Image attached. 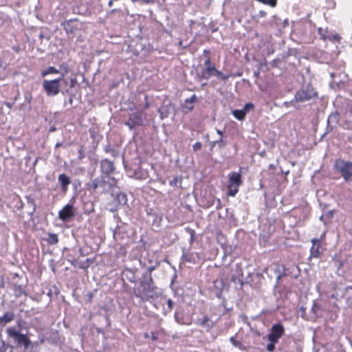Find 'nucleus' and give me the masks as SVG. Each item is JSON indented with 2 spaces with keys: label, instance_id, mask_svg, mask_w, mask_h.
I'll list each match as a JSON object with an SVG mask.
<instances>
[{
  "label": "nucleus",
  "instance_id": "nucleus-1",
  "mask_svg": "<svg viewBox=\"0 0 352 352\" xmlns=\"http://www.w3.org/2000/svg\"><path fill=\"white\" fill-rule=\"evenodd\" d=\"M317 96V92L310 85L304 86L295 94L294 98L289 103L292 104L296 109H299L298 102H305L310 100L312 98Z\"/></svg>",
  "mask_w": 352,
  "mask_h": 352
},
{
  "label": "nucleus",
  "instance_id": "nucleus-2",
  "mask_svg": "<svg viewBox=\"0 0 352 352\" xmlns=\"http://www.w3.org/2000/svg\"><path fill=\"white\" fill-rule=\"evenodd\" d=\"M8 338L12 339L13 344L16 346H23L25 350L32 344V341L26 334L19 333L15 327H10L6 329Z\"/></svg>",
  "mask_w": 352,
  "mask_h": 352
},
{
  "label": "nucleus",
  "instance_id": "nucleus-3",
  "mask_svg": "<svg viewBox=\"0 0 352 352\" xmlns=\"http://www.w3.org/2000/svg\"><path fill=\"white\" fill-rule=\"evenodd\" d=\"M335 168L339 173L345 182L351 181L352 179V162L338 159L335 162Z\"/></svg>",
  "mask_w": 352,
  "mask_h": 352
},
{
  "label": "nucleus",
  "instance_id": "nucleus-4",
  "mask_svg": "<svg viewBox=\"0 0 352 352\" xmlns=\"http://www.w3.org/2000/svg\"><path fill=\"white\" fill-rule=\"evenodd\" d=\"M65 81L64 74L54 80H44L43 82V88L48 96H56L60 92V82Z\"/></svg>",
  "mask_w": 352,
  "mask_h": 352
},
{
  "label": "nucleus",
  "instance_id": "nucleus-5",
  "mask_svg": "<svg viewBox=\"0 0 352 352\" xmlns=\"http://www.w3.org/2000/svg\"><path fill=\"white\" fill-rule=\"evenodd\" d=\"M340 115L344 119L346 124L352 120V100H344L340 107Z\"/></svg>",
  "mask_w": 352,
  "mask_h": 352
},
{
  "label": "nucleus",
  "instance_id": "nucleus-6",
  "mask_svg": "<svg viewBox=\"0 0 352 352\" xmlns=\"http://www.w3.org/2000/svg\"><path fill=\"white\" fill-rule=\"evenodd\" d=\"M289 270L285 269V267L278 263H275L270 266L266 269V272H274L276 275V283H278L280 278L283 276L289 275Z\"/></svg>",
  "mask_w": 352,
  "mask_h": 352
},
{
  "label": "nucleus",
  "instance_id": "nucleus-7",
  "mask_svg": "<svg viewBox=\"0 0 352 352\" xmlns=\"http://www.w3.org/2000/svg\"><path fill=\"white\" fill-rule=\"evenodd\" d=\"M143 118L142 114L140 111H135L130 113L128 120L126 122V125L129 126L130 129H134L137 126L142 125Z\"/></svg>",
  "mask_w": 352,
  "mask_h": 352
},
{
  "label": "nucleus",
  "instance_id": "nucleus-8",
  "mask_svg": "<svg viewBox=\"0 0 352 352\" xmlns=\"http://www.w3.org/2000/svg\"><path fill=\"white\" fill-rule=\"evenodd\" d=\"M284 328L281 324L277 323L274 324L272 327L270 333L267 336L268 340L270 342H277L284 333Z\"/></svg>",
  "mask_w": 352,
  "mask_h": 352
},
{
  "label": "nucleus",
  "instance_id": "nucleus-9",
  "mask_svg": "<svg viewBox=\"0 0 352 352\" xmlns=\"http://www.w3.org/2000/svg\"><path fill=\"white\" fill-rule=\"evenodd\" d=\"M152 282L153 278L151 275L147 280L142 281L140 287L137 289L138 294H136V296L141 298L148 296V293L151 289Z\"/></svg>",
  "mask_w": 352,
  "mask_h": 352
},
{
  "label": "nucleus",
  "instance_id": "nucleus-10",
  "mask_svg": "<svg viewBox=\"0 0 352 352\" xmlns=\"http://www.w3.org/2000/svg\"><path fill=\"white\" fill-rule=\"evenodd\" d=\"M74 216V206L72 204H67L58 212V217L63 221H67Z\"/></svg>",
  "mask_w": 352,
  "mask_h": 352
},
{
  "label": "nucleus",
  "instance_id": "nucleus-11",
  "mask_svg": "<svg viewBox=\"0 0 352 352\" xmlns=\"http://www.w3.org/2000/svg\"><path fill=\"white\" fill-rule=\"evenodd\" d=\"M58 182L60 186L61 192L66 194L68 186L71 184V179L67 175L63 173L58 175Z\"/></svg>",
  "mask_w": 352,
  "mask_h": 352
},
{
  "label": "nucleus",
  "instance_id": "nucleus-12",
  "mask_svg": "<svg viewBox=\"0 0 352 352\" xmlns=\"http://www.w3.org/2000/svg\"><path fill=\"white\" fill-rule=\"evenodd\" d=\"M114 164L111 161L104 159L100 162V170L102 173L109 175L114 170Z\"/></svg>",
  "mask_w": 352,
  "mask_h": 352
},
{
  "label": "nucleus",
  "instance_id": "nucleus-13",
  "mask_svg": "<svg viewBox=\"0 0 352 352\" xmlns=\"http://www.w3.org/2000/svg\"><path fill=\"white\" fill-rule=\"evenodd\" d=\"M311 242L312 246L310 249V256L314 258H318L321 254V252L320 250V241L319 239H313Z\"/></svg>",
  "mask_w": 352,
  "mask_h": 352
},
{
  "label": "nucleus",
  "instance_id": "nucleus-14",
  "mask_svg": "<svg viewBox=\"0 0 352 352\" xmlns=\"http://www.w3.org/2000/svg\"><path fill=\"white\" fill-rule=\"evenodd\" d=\"M214 71H216L214 67H206L199 73L197 74V78L199 80H208L209 78H210V76L214 75Z\"/></svg>",
  "mask_w": 352,
  "mask_h": 352
},
{
  "label": "nucleus",
  "instance_id": "nucleus-15",
  "mask_svg": "<svg viewBox=\"0 0 352 352\" xmlns=\"http://www.w3.org/2000/svg\"><path fill=\"white\" fill-rule=\"evenodd\" d=\"M106 182L102 177H98L94 179L91 184H89L90 190H96L97 188H102L104 189Z\"/></svg>",
  "mask_w": 352,
  "mask_h": 352
},
{
  "label": "nucleus",
  "instance_id": "nucleus-16",
  "mask_svg": "<svg viewBox=\"0 0 352 352\" xmlns=\"http://www.w3.org/2000/svg\"><path fill=\"white\" fill-rule=\"evenodd\" d=\"M242 184L241 175L239 173L232 172L229 175V185L230 186H238Z\"/></svg>",
  "mask_w": 352,
  "mask_h": 352
},
{
  "label": "nucleus",
  "instance_id": "nucleus-17",
  "mask_svg": "<svg viewBox=\"0 0 352 352\" xmlns=\"http://www.w3.org/2000/svg\"><path fill=\"white\" fill-rule=\"evenodd\" d=\"M197 323L204 327L206 331H210L214 326V322L207 316H205L201 320L199 319Z\"/></svg>",
  "mask_w": 352,
  "mask_h": 352
},
{
  "label": "nucleus",
  "instance_id": "nucleus-18",
  "mask_svg": "<svg viewBox=\"0 0 352 352\" xmlns=\"http://www.w3.org/2000/svg\"><path fill=\"white\" fill-rule=\"evenodd\" d=\"M172 109L173 107L170 103L164 104L162 107L159 108L158 112L160 113L161 120H164V118H167L169 116Z\"/></svg>",
  "mask_w": 352,
  "mask_h": 352
},
{
  "label": "nucleus",
  "instance_id": "nucleus-19",
  "mask_svg": "<svg viewBox=\"0 0 352 352\" xmlns=\"http://www.w3.org/2000/svg\"><path fill=\"white\" fill-rule=\"evenodd\" d=\"M340 116H342L340 115V111L338 112L336 111L331 113L327 119L328 125L333 126V125L337 124L338 123Z\"/></svg>",
  "mask_w": 352,
  "mask_h": 352
},
{
  "label": "nucleus",
  "instance_id": "nucleus-20",
  "mask_svg": "<svg viewBox=\"0 0 352 352\" xmlns=\"http://www.w3.org/2000/svg\"><path fill=\"white\" fill-rule=\"evenodd\" d=\"M183 258L188 263H195L197 260L199 258V254L197 253L190 254L184 252Z\"/></svg>",
  "mask_w": 352,
  "mask_h": 352
},
{
  "label": "nucleus",
  "instance_id": "nucleus-21",
  "mask_svg": "<svg viewBox=\"0 0 352 352\" xmlns=\"http://www.w3.org/2000/svg\"><path fill=\"white\" fill-rule=\"evenodd\" d=\"M14 318V314L12 311H8L4 314L2 317H0V322L7 324L12 321Z\"/></svg>",
  "mask_w": 352,
  "mask_h": 352
},
{
  "label": "nucleus",
  "instance_id": "nucleus-22",
  "mask_svg": "<svg viewBox=\"0 0 352 352\" xmlns=\"http://www.w3.org/2000/svg\"><path fill=\"white\" fill-rule=\"evenodd\" d=\"M246 113L245 109H237L232 111V114L234 118L239 120H243L245 118Z\"/></svg>",
  "mask_w": 352,
  "mask_h": 352
},
{
  "label": "nucleus",
  "instance_id": "nucleus-23",
  "mask_svg": "<svg viewBox=\"0 0 352 352\" xmlns=\"http://www.w3.org/2000/svg\"><path fill=\"white\" fill-rule=\"evenodd\" d=\"M46 241L49 244L55 245L58 242V236L56 234L49 233Z\"/></svg>",
  "mask_w": 352,
  "mask_h": 352
},
{
  "label": "nucleus",
  "instance_id": "nucleus-24",
  "mask_svg": "<svg viewBox=\"0 0 352 352\" xmlns=\"http://www.w3.org/2000/svg\"><path fill=\"white\" fill-rule=\"evenodd\" d=\"M58 73H59V71L57 69H56L54 67H50L41 72V76L43 77H44L50 74H58Z\"/></svg>",
  "mask_w": 352,
  "mask_h": 352
},
{
  "label": "nucleus",
  "instance_id": "nucleus-25",
  "mask_svg": "<svg viewBox=\"0 0 352 352\" xmlns=\"http://www.w3.org/2000/svg\"><path fill=\"white\" fill-rule=\"evenodd\" d=\"M327 39L331 42H340L341 37L338 34H329L327 36Z\"/></svg>",
  "mask_w": 352,
  "mask_h": 352
},
{
  "label": "nucleus",
  "instance_id": "nucleus-26",
  "mask_svg": "<svg viewBox=\"0 0 352 352\" xmlns=\"http://www.w3.org/2000/svg\"><path fill=\"white\" fill-rule=\"evenodd\" d=\"M118 202L120 204H126L127 201L126 195L125 193H119L118 195Z\"/></svg>",
  "mask_w": 352,
  "mask_h": 352
},
{
  "label": "nucleus",
  "instance_id": "nucleus-27",
  "mask_svg": "<svg viewBox=\"0 0 352 352\" xmlns=\"http://www.w3.org/2000/svg\"><path fill=\"white\" fill-rule=\"evenodd\" d=\"M239 191V187L238 186H230L229 185V191L228 195L231 197H234L236 195V194Z\"/></svg>",
  "mask_w": 352,
  "mask_h": 352
},
{
  "label": "nucleus",
  "instance_id": "nucleus-28",
  "mask_svg": "<svg viewBox=\"0 0 352 352\" xmlns=\"http://www.w3.org/2000/svg\"><path fill=\"white\" fill-rule=\"evenodd\" d=\"M214 74H215L218 78L226 80L228 78V76L224 75L221 72L216 69V71L214 72Z\"/></svg>",
  "mask_w": 352,
  "mask_h": 352
},
{
  "label": "nucleus",
  "instance_id": "nucleus-29",
  "mask_svg": "<svg viewBox=\"0 0 352 352\" xmlns=\"http://www.w3.org/2000/svg\"><path fill=\"white\" fill-rule=\"evenodd\" d=\"M197 96L194 94L190 98L186 99L185 103L186 104H193V103L197 102Z\"/></svg>",
  "mask_w": 352,
  "mask_h": 352
},
{
  "label": "nucleus",
  "instance_id": "nucleus-30",
  "mask_svg": "<svg viewBox=\"0 0 352 352\" xmlns=\"http://www.w3.org/2000/svg\"><path fill=\"white\" fill-rule=\"evenodd\" d=\"M276 342H270L269 344H267L266 349L268 351L272 352L275 349V344Z\"/></svg>",
  "mask_w": 352,
  "mask_h": 352
},
{
  "label": "nucleus",
  "instance_id": "nucleus-31",
  "mask_svg": "<svg viewBox=\"0 0 352 352\" xmlns=\"http://www.w3.org/2000/svg\"><path fill=\"white\" fill-rule=\"evenodd\" d=\"M318 34L320 35V37L322 40L325 41L327 39V36L325 35L324 30L322 28H319L318 29Z\"/></svg>",
  "mask_w": 352,
  "mask_h": 352
},
{
  "label": "nucleus",
  "instance_id": "nucleus-32",
  "mask_svg": "<svg viewBox=\"0 0 352 352\" xmlns=\"http://www.w3.org/2000/svg\"><path fill=\"white\" fill-rule=\"evenodd\" d=\"M332 216H333L332 211H328L324 214L321 215L320 217V219L321 221H323V219H324V217H327V218L330 219V218L332 217Z\"/></svg>",
  "mask_w": 352,
  "mask_h": 352
},
{
  "label": "nucleus",
  "instance_id": "nucleus-33",
  "mask_svg": "<svg viewBox=\"0 0 352 352\" xmlns=\"http://www.w3.org/2000/svg\"><path fill=\"white\" fill-rule=\"evenodd\" d=\"M27 201H28V203L31 204L32 206H33V211L32 212H34L35 209H36V204L34 201V199L31 197H28L27 198Z\"/></svg>",
  "mask_w": 352,
  "mask_h": 352
},
{
  "label": "nucleus",
  "instance_id": "nucleus-34",
  "mask_svg": "<svg viewBox=\"0 0 352 352\" xmlns=\"http://www.w3.org/2000/svg\"><path fill=\"white\" fill-rule=\"evenodd\" d=\"M133 2H140L141 4L153 3L152 0H131Z\"/></svg>",
  "mask_w": 352,
  "mask_h": 352
},
{
  "label": "nucleus",
  "instance_id": "nucleus-35",
  "mask_svg": "<svg viewBox=\"0 0 352 352\" xmlns=\"http://www.w3.org/2000/svg\"><path fill=\"white\" fill-rule=\"evenodd\" d=\"M202 147V145L201 142H197L195 144H193L192 148L194 151H198L200 150Z\"/></svg>",
  "mask_w": 352,
  "mask_h": 352
},
{
  "label": "nucleus",
  "instance_id": "nucleus-36",
  "mask_svg": "<svg viewBox=\"0 0 352 352\" xmlns=\"http://www.w3.org/2000/svg\"><path fill=\"white\" fill-rule=\"evenodd\" d=\"M167 305H168V311H170L171 309H173V301L171 300V299H168L167 300Z\"/></svg>",
  "mask_w": 352,
  "mask_h": 352
},
{
  "label": "nucleus",
  "instance_id": "nucleus-37",
  "mask_svg": "<svg viewBox=\"0 0 352 352\" xmlns=\"http://www.w3.org/2000/svg\"><path fill=\"white\" fill-rule=\"evenodd\" d=\"M215 144H219V146L223 145L224 144L223 138L220 137V138L219 140L212 142V145H214Z\"/></svg>",
  "mask_w": 352,
  "mask_h": 352
},
{
  "label": "nucleus",
  "instance_id": "nucleus-38",
  "mask_svg": "<svg viewBox=\"0 0 352 352\" xmlns=\"http://www.w3.org/2000/svg\"><path fill=\"white\" fill-rule=\"evenodd\" d=\"M204 64L206 67H213L212 65H211L210 58L208 56H206V59L205 60Z\"/></svg>",
  "mask_w": 352,
  "mask_h": 352
},
{
  "label": "nucleus",
  "instance_id": "nucleus-39",
  "mask_svg": "<svg viewBox=\"0 0 352 352\" xmlns=\"http://www.w3.org/2000/svg\"><path fill=\"white\" fill-rule=\"evenodd\" d=\"M230 342L232 343L233 345L234 346H239L240 342L239 341H236L234 340V337H231L230 339Z\"/></svg>",
  "mask_w": 352,
  "mask_h": 352
},
{
  "label": "nucleus",
  "instance_id": "nucleus-40",
  "mask_svg": "<svg viewBox=\"0 0 352 352\" xmlns=\"http://www.w3.org/2000/svg\"><path fill=\"white\" fill-rule=\"evenodd\" d=\"M144 99H145V104H144V109H146L149 108L150 104L148 102V96H145Z\"/></svg>",
  "mask_w": 352,
  "mask_h": 352
},
{
  "label": "nucleus",
  "instance_id": "nucleus-41",
  "mask_svg": "<svg viewBox=\"0 0 352 352\" xmlns=\"http://www.w3.org/2000/svg\"><path fill=\"white\" fill-rule=\"evenodd\" d=\"M252 107H253V105L252 104L248 103V104H245L243 109H245V111L247 112L248 109L252 108Z\"/></svg>",
  "mask_w": 352,
  "mask_h": 352
},
{
  "label": "nucleus",
  "instance_id": "nucleus-42",
  "mask_svg": "<svg viewBox=\"0 0 352 352\" xmlns=\"http://www.w3.org/2000/svg\"><path fill=\"white\" fill-rule=\"evenodd\" d=\"M5 343L4 342L0 339V352H1L4 349Z\"/></svg>",
  "mask_w": 352,
  "mask_h": 352
},
{
  "label": "nucleus",
  "instance_id": "nucleus-43",
  "mask_svg": "<svg viewBox=\"0 0 352 352\" xmlns=\"http://www.w3.org/2000/svg\"><path fill=\"white\" fill-rule=\"evenodd\" d=\"M105 151L109 153L111 152L113 156H115V151L109 148H106Z\"/></svg>",
  "mask_w": 352,
  "mask_h": 352
},
{
  "label": "nucleus",
  "instance_id": "nucleus-44",
  "mask_svg": "<svg viewBox=\"0 0 352 352\" xmlns=\"http://www.w3.org/2000/svg\"><path fill=\"white\" fill-rule=\"evenodd\" d=\"M185 108H186L188 110L191 111L193 109V104H186Z\"/></svg>",
  "mask_w": 352,
  "mask_h": 352
},
{
  "label": "nucleus",
  "instance_id": "nucleus-45",
  "mask_svg": "<svg viewBox=\"0 0 352 352\" xmlns=\"http://www.w3.org/2000/svg\"><path fill=\"white\" fill-rule=\"evenodd\" d=\"M216 131H217V134L219 135L220 137L223 138V132L219 129H216Z\"/></svg>",
  "mask_w": 352,
  "mask_h": 352
},
{
  "label": "nucleus",
  "instance_id": "nucleus-46",
  "mask_svg": "<svg viewBox=\"0 0 352 352\" xmlns=\"http://www.w3.org/2000/svg\"><path fill=\"white\" fill-rule=\"evenodd\" d=\"M155 270V267H153V266H151V267H148V272H149L150 273H151L153 270Z\"/></svg>",
  "mask_w": 352,
  "mask_h": 352
},
{
  "label": "nucleus",
  "instance_id": "nucleus-47",
  "mask_svg": "<svg viewBox=\"0 0 352 352\" xmlns=\"http://www.w3.org/2000/svg\"><path fill=\"white\" fill-rule=\"evenodd\" d=\"M113 0H110L108 3V5L109 7H111L113 6Z\"/></svg>",
  "mask_w": 352,
  "mask_h": 352
},
{
  "label": "nucleus",
  "instance_id": "nucleus-48",
  "mask_svg": "<svg viewBox=\"0 0 352 352\" xmlns=\"http://www.w3.org/2000/svg\"><path fill=\"white\" fill-rule=\"evenodd\" d=\"M62 144H62L61 142H58V143H56V146H56V148H58V147L61 146H62Z\"/></svg>",
  "mask_w": 352,
  "mask_h": 352
},
{
  "label": "nucleus",
  "instance_id": "nucleus-49",
  "mask_svg": "<svg viewBox=\"0 0 352 352\" xmlns=\"http://www.w3.org/2000/svg\"><path fill=\"white\" fill-rule=\"evenodd\" d=\"M78 152H79V153H80V157L81 158V157H82V149H80V150L78 151Z\"/></svg>",
  "mask_w": 352,
  "mask_h": 352
},
{
  "label": "nucleus",
  "instance_id": "nucleus-50",
  "mask_svg": "<svg viewBox=\"0 0 352 352\" xmlns=\"http://www.w3.org/2000/svg\"><path fill=\"white\" fill-rule=\"evenodd\" d=\"M43 37H44L43 34L42 33H41V34H39V38H40L41 39H42Z\"/></svg>",
  "mask_w": 352,
  "mask_h": 352
},
{
  "label": "nucleus",
  "instance_id": "nucleus-51",
  "mask_svg": "<svg viewBox=\"0 0 352 352\" xmlns=\"http://www.w3.org/2000/svg\"><path fill=\"white\" fill-rule=\"evenodd\" d=\"M296 270L297 272H298V267H294L293 270Z\"/></svg>",
  "mask_w": 352,
  "mask_h": 352
},
{
  "label": "nucleus",
  "instance_id": "nucleus-52",
  "mask_svg": "<svg viewBox=\"0 0 352 352\" xmlns=\"http://www.w3.org/2000/svg\"><path fill=\"white\" fill-rule=\"evenodd\" d=\"M208 53V52L207 50H204V54H207Z\"/></svg>",
  "mask_w": 352,
  "mask_h": 352
},
{
  "label": "nucleus",
  "instance_id": "nucleus-53",
  "mask_svg": "<svg viewBox=\"0 0 352 352\" xmlns=\"http://www.w3.org/2000/svg\"><path fill=\"white\" fill-rule=\"evenodd\" d=\"M179 45H182V41H180V42L179 43Z\"/></svg>",
  "mask_w": 352,
  "mask_h": 352
},
{
  "label": "nucleus",
  "instance_id": "nucleus-54",
  "mask_svg": "<svg viewBox=\"0 0 352 352\" xmlns=\"http://www.w3.org/2000/svg\"><path fill=\"white\" fill-rule=\"evenodd\" d=\"M297 276H298V274H294V276L296 277V278L297 277Z\"/></svg>",
  "mask_w": 352,
  "mask_h": 352
},
{
  "label": "nucleus",
  "instance_id": "nucleus-55",
  "mask_svg": "<svg viewBox=\"0 0 352 352\" xmlns=\"http://www.w3.org/2000/svg\"><path fill=\"white\" fill-rule=\"evenodd\" d=\"M331 78H333V74H331Z\"/></svg>",
  "mask_w": 352,
  "mask_h": 352
},
{
  "label": "nucleus",
  "instance_id": "nucleus-56",
  "mask_svg": "<svg viewBox=\"0 0 352 352\" xmlns=\"http://www.w3.org/2000/svg\"><path fill=\"white\" fill-rule=\"evenodd\" d=\"M69 102H72V99L69 100Z\"/></svg>",
  "mask_w": 352,
  "mask_h": 352
},
{
  "label": "nucleus",
  "instance_id": "nucleus-57",
  "mask_svg": "<svg viewBox=\"0 0 352 352\" xmlns=\"http://www.w3.org/2000/svg\"><path fill=\"white\" fill-rule=\"evenodd\" d=\"M69 102H72V99L69 100Z\"/></svg>",
  "mask_w": 352,
  "mask_h": 352
},
{
  "label": "nucleus",
  "instance_id": "nucleus-58",
  "mask_svg": "<svg viewBox=\"0 0 352 352\" xmlns=\"http://www.w3.org/2000/svg\"><path fill=\"white\" fill-rule=\"evenodd\" d=\"M152 1H153V3L155 2V0H152Z\"/></svg>",
  "mask_w": 352,
  "mask_h": 352
}]
</instances>
